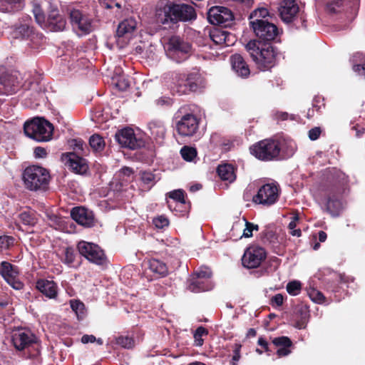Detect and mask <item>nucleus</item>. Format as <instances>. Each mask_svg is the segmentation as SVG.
<instances>
[{"mask_svg":"<svg viewBox=\"0 0 365 365\" xmlns=\"http://www.w3.org/2000/svg\"><path fill=\"white\" fill-rule=\"evenodd\" d=\"M49 221L51 227H53L56 230H63L66 229V225L64 220L56 215H51L49 216Z\"/></svg>","mask_w":365,"mask_h":365,"instance_id":"nucleus-47","label":"nucleus"},{"mask_svg":"<svg viewBox=\"0 0 365 365\" xmlns=\"http://www.w3.org/2000/svg\"><path fill=\"white\" fill-rule=\"evenodd\" d=\"M25 187L30 191H46L48 188L51 175L48 170L39 165H30L22 173Z\"/></svg>","mask_w":365,"mask_h":365,"instance_id":"nucleus-7","label":"nucleus"},{"mask_svg":"<svg viewBox=\"0 0 365 365\" xmlns=\"http://www.w3.org/2000/svg\"><path fill=\"white\" fill-rule=\"evenodd\" d=\"M197 17L195 9L186 4H177L167 1L166 3L156 11L158 23L163 25L175 24L179 21H187Z\"/></svg>","mask_w":365,"mask_h":365,"instance_id":"nucleus-3","label":"nucleus"},{"mask_svg":"<svg viewBox=\"0 0 365 365\" xmlns=\"http://www.w3.org/2000/svg\"><path fill=\"white\" fill-rule=\"evenodd\" d=\"M167 195L170 199L173 200L172 202L168 201V207L170 210L173 209V204L175 202H179L181 201L186 200H185L186 193L182 189L173 190V191L168 192Z\"/></svg>","mask_w":365,"mask_h":365,"instance_id":"nucleus-39","label":"nucleus"},{"mask_svg":"<svg viewBox=\"0 0 365 365\" xmlns=\"http://www.w3.org/2000/svg\"><path fill=\"white\" fill-rule=\"evenodd\" d=\"M150 269L160 277H165L168 274V269L165 263L156 259L149 260Z\"/></svg>","mask_w":365,"mask_h":365,"instance_id":"nucleus-35","label":"nucleus"},{"mask_svg":"<svg viewBox=\"0 0 365 365\" xmlns=\"http://www.w3.org/2000/svg\"><path fill=\"white\" fill-rule=\"evenodd\" d=\"M307 19H306V16L304 14H299L297 15H296L294 18H293V20H292V21L290 23H292L293 24V26L297 29H307Z\"/></svg>","mask_w":365,"mask_h":365,"instance_id":"nucleus-50","label":"nucleus"},{"mask_svg":"<svg viewBox=\"0 0 365 365\" xmlns=\"http://www.w3.org/2000/svg\"><path fill=\"white\" fill-rule=\"evenodd\" d=\"M171 98L169 97H160L156 100V104L160 106H170L171 105Z\"/></svg>","mask_w":365,"mask_h":365,"instance_id":"nucleus-64","label":"nucleus"},{"mask_svg":"<svg viewBox=\"0 0 365 365\" xmlns=\"http://www.w3.org/2000/svg\"><path fill=\"white\" fill-rule=\"evenodd\" d=\"M115 86L119 91H124L130 86V83L127 79L120 77L115 83Z\"/></svg>","mask_w":365,"mask_h":365,"instance_id":"nucleus-58","label":"nucleus"},{"mask_svg":"<svg viewBox=\"0 0 365 365\" xmlns=\"http://www.w3.org/2000/svg\"><path fill=\"white\" fill-rule=\"evenodd\" d=\"M12 342L17 350L21 351L35 344L36 337L33 334L18 331L12 335Z\"/></svg>","mask_w":365,"mask_h":365,"instance_id":"nucleus-25","label":"nucleus"},{"mask_svg":"<svg viewBox=\"0 0 365 365\" xmlns=\"http://www.w3.org/2000/svg\"><path fill=\"white\" fill-rule=\"evenodd\" d=\"M272 344L278 348L277 354L279 357L286 356L291 353L290 347L293 345L292 340L285 336L275 337Z\"/></svg>","mask_w":365,"mask_h":365,"instance_id":"nucleus-29","label":"nucleus"},{"mask_svg":"<svg viewBox=\"0 0 365 365\" xmlns=\"http://www.w3.org/2000/svg\"><path fill=\"white\" fill-rule=\"evenodd\" d=\"M207 19L212 24L227 27L231 24L234 19V15L230 9L216 6L209 9Z\"/></svg>","mask_w":365,"mask_h":365,"instance_id":"nucleus-16","label":"nucleus"},{"mask_svg":"<svg viewBox=\"0 0 365 365\" xmlns=\"http://www.w3.org/2000/svg\"><path fill=\"white\" fill-rule=\"evenodd\" d=\"M180 154L185 160L190 162L197 156V150L192 147L184 146L180 150Z\"/></svg>","mask_w":365,"mask_h":365,"instance_id":"nucleus-46","label":"nucleus"},{"mask_svg":"<svg viewBox=\"0 0 365 365\" xmlns=\"http://www.w3.org/2000/svg\"><path fill=\"white\" fill-rule=\"evenodd\" d=\"M242 345L240 344H235L234 349H233V356L232 358V361L230 364L232 365H237V362L240 360L241 355H240V351H241Z\"/></svg>","mask_w":365,"mask_h":365,"instance_id":"nucleus-57","label":"nucleus"},{"mask_svg":"<svg viewBox=\"0 0 365 365\" xmlns=\"http://www.w3.org/2000/svg\"><path fill=\"white\" fill-rule=\"evenodd\" d=\"M78 255L72 247H66L63 249L60 255L62 263L70 268L77 269L80 267L81 262L77 260Z\"/></svg>","mask_w":365,"mask_h":365,"instance_id":"nucleus-28","label":"nucleus"},{"mask_svg":"<svg viewBox=\"0 0 365 365\" xmlns=\"http://www.w3.org/2000/svg\"><path fill=\"white\" fill-rule=\"evenodd\" d=\"M287 292L292 296L298 295L302 290V283L297 280H293L287 284Z\"/></svg>","mask_w":365,"mask_h":365,"instance_id":"nucleus-48","label":"nucleus"},{"mask_svg":"<svg viewBox=\"0 0 365 365\" xmlns=\"http://www.w3.org/2000/svg\"><path fill=\"white\" fill-rule=\"evenodd\" d=\"M24 131L26 136L38 142H46L51 139L53 132V125L44 118H34L26 122Z\"/></svg>","mask_w":365,"mask_h":365,"instance_id":"nucleus-8","label":"nucleus"},{"mask_svg":"<svg viewBox=\"0 0 365 365\" xmlns=\"http://www.w3.org/2000/svg\"><path fill=\"white\" fill-rule=\"evenodd\" d=\"M297 223L295 220H292L288 225V228L289 230V233L292 236L300 237L302 235V231L300 229H296Z\"/></svg>","mask_w":365,"mask_h":365,"instance_id":"nucleus-60","label":"nucleus"},{"mask_svg":"<svg viewBox=\"0 0 365 365\" xmlns=\"http://www.w3.org/2000/svg\"><path fill=\"white\" fill-rule=\"evenodd\" d=\"M212 276V271L209 268L200 269L193 272L187 279V289L195 293L211 290L213 287Z\"/></svg>","mask_w":365,"mask_h":365,"instance_id":"nucleus-10","label":"nucleus"},{"mask_svg":"<svg viewBox=\"0 0 365 365\" xmlns=\"http://www.w3.org/2000/svg\"><path fill=\"white\" fill-rule=\"evenodd\" d=\"M15 239L14 237L9 235H2L0 236V249L3 250H9L11 247H12L14 244Z\"/></svg>","mask_w":365,"mask_h":365,"instance_id":"nucleus-53","label":"nucleus"},{"mask_svg":"<svg viewBox=\"0 0 365 365\" xmlns=\"http://www.w3.org/2000/svg\"><path fill=\"white\" fill-rule=\"evenodd\" d=\"M267 257L266 250L259 246H250L246 249L242 257V265L247 269L259 267Z\"/></svg>","mask_w":365,"mask_h":365,"instance_id":"nucleus-15","label":"nucleus"},{"mask_svg":"<svg viewBox=\"0 0 365 365\" xmlns=\"http://www.w3.org/2000/svg\"><path fill=\"white\" fill-rule=\"evenodd\" d=\"M309 297L312 301L317 303H323L325 302V297L324 294L316 289H313L309 292Z\"/></svg>","mask_w":365,"mask_h":365,"instance_id":"nucleus-56","label":"nucleus"},{"mask_svg":"<svg viewBox=\"0 0 365 365\" xmlns=\"http://www.w3.org/2000/svg\"><path fill=\"white\" fill-rule=\"evenodd\" d=\"M20 221L25 225L33 227L38 222L36 211L28 210L19 215Z\"/></svg>","mask_w":365,"mask_h":365,"instance_id":"nucleus-36","label":"nucleus"},{"mask_svg":"<svg viewBox=\"0 0 365 365\" xmlns=\"http://www.w3.org/2000/svg\"><path fill=\"white\" fill-rule=\"evenodd\" d=\"M72 219L78 225L86 227L94 225V215L92 211L83 207H75L71 212Z\"/></svg>","mask_w":365,"mask_h":365,"instance_id":"nucleus-22","label":"nucleus"},{"mask_svg":"<svg viewBox=\"0 0 365 365\" xmlns=\"http://www.w3.org/2000/svg\"><path fill=\"white\" fill-rule=\"evenodd\" d=\"M299 14V7L295 0H284L279 8L282 20L289 24L293 18Z\"/></svg>","mask_w":365,"mask_h":365,"instance_id":"nucleus-23","label":"nucleus"},{"mask_svg":"<svg viewBox=\"0 0 365 365\" xmlns=\"http://www.w3.org/2000/svg\"><path fill=\"white\" fill-rule=\"evenodd\" d=\"M36 289L48 299H56L58 295V286L53 281L39 279L36 283Z\"/></svg>","mask_w":365,"mask_h":365,"instance_id":"nucleus-27","label":"nucleus"},{"mask_svg":"<svg viewBox=\"0 0 365 365\" xmlns=\"http://www.w3.org/2000/svg\"><path fill=\"white\" fill-rule=\"evenodd\" d=\"M322 133V130L319 127H314L309 130L308 135L311 140H317Z\"/></svg>","mask_w":365,"mask_h":365,"instance_id":"nucleus-61","label":"nucleus"},{"mask_svg":"<svg viewBox=\"0 0 365 365\" xmlns=\"http://www.w3.org/2000/svg\"><path fill=\"white\" fill-rule=\"evenodd\" d=\"M271 302L272 304H274L277 306H282L284 302V297L281 294H277L272 297Z\"/></svg>","mask_w":365,"mask_h":365,"instance_id":"nucleus-63","label":"nucleus"},{"mask_svg":"<svg viewBox=\"0 0 365 365\" xmlns=\"http://www.w3.org/2000/svg\"><path fill=\"white\" fill-rule=\"evenodd\" d=\"M141 180L142 182L148 186V187H150L153 186L157 182L156 176L151 172L144 171L141 173Z\"/></svg>","mask_w":365,"mask_h":365,"instance_id":"nucleus-49","label":"nucleus"},{"mask_svg":"<svg viewBox=\"0 0 365 365\" xmlns=\"http://www.w3.org/2000/svg\"><path fill=\"white\" fill-rule=\"evenodd\" d=\"M151 135L156 141H160L165 138V128L161 121L153 120L148 123Z\"/></svg>","mask_w":365,"mask_h":365,"instance_id":"nucleus-33","label":"nucleus"},{"mask_svg":"<svg viewBox=\"0 0 365 365\" xmlns=\"http://www.w3.org/2000/svg\"><path fill=\"white\" fill-rule=\"evenodd\" d=\"M250 25L257 37V41L272 43L279 34L277 26L268 19H254L250 21Z\"/></svg>","mask_w":365,"mask_h":365,"instance_id":"nucleus-12","label":"nucleus"},{"mask_svg":"<svg viewBox=\"0 0 365 365\" xmlns=\"http://www.w3.org/2000/svg\"><path fill=\"white\" fill-rule=\"evenodd\" d=\"M236 168L231 164L225 163L219 165L217 173L222 180L233 182L236 180Z\"/></svg>","mask_w":365,"mask_h":365,"instance_id":"nucleus-31","label":"nucleus"},{"mask_svg":"<svg viewBox=\"0 0 365 365\" xmlns=\"http://www.w3.org/2000/svg\"><path fill=\"white\" fill-rule=\"evenodd\" d=\"M153 223L158 229H163L168 227L169 220L164 215H160L153 218Z\"/></svg>","mask_w":365,"mask_h":365,"instance_id":"nucleus-54","label":"nucleus"},{"mask_svg":"<svg viewBox=\"0 0 365 365\" xmlns=\"http://www.w3.org/2000/svg\"><path fill=\"white\" fill-rule=\"evenodd\" d=\"M191 209V203L190 201L184 200L173 204V209L175 212V215L183 217L187 215Z\"/></svg>","mask_w":365,"mask_h":365,"instance_id":"nucleus-38","label":"nucleus"},{"mask_svg":"<svg viewBox=\"0 0 365 365\" xmlns=\"http://www.w3.org/2000/svg\"><path fill=\"white\" fill-rule=\"evenodd\" d=\"M66 26V19L61 15L57 7L50 6L45 24L41 27L51 31H62Z\"/></svg>","mask_w":365,"mask_h":365,"instance_id":"nucleus-20","label":"nucleus"},{"mask_svg":"<svg viewBox=\"0 0 365 365\" xmlns=\"http://www.w3.org/2000/svg\"><path fill=\"white\" fill-rule=\"evenodd\" d=\"M70 146L73 148V149L78 153L77 155H85L87 149L86 144L85 142L81 138L73 139L70 141Z\"/></svg>","mask_w":365,"mask_h":365,"instance_id":"nucleus-45","label":"nucleus"},{"mask_svg":"<svg viewBox=\"0 0 365 365\" xmlns=\"http://www.w3.org/2000/svg\"><path fill=\"white\" fill-rule=\"evenodd\" d=\"M209 334L208 330L202 326L196 329L194 332V345L196 346H201L204 344L203 336H207Z\"/></svg>","mask_w":365,"mask_h":365,"instance_id":"nucleus-43","label":"nucleus"},{"mask_svg":"<svg viewBox=\"0 0 365 365\" xmlns=\"http://www.w3.org/2000/svg\"><path fill=\"white\" fill-rule=\"evenodd\" d=\"M191 50V44L178 36H171L167 43V55L178 63L187 59Z\"/></svg>","mask_w":365,"mask_h":365,"instance_id":"nucleus-11","label":"nucleus"},{"mask_svg":"<svg viewBox=\"0 0 365 365\" xmlns=\"http://www.w3.org/2000/svg\"><path fill=\"white\" fill-rule=\"evenodd\" d=\"M319 189L324 193V205L326 212L337 217L342 209L341 197L349 189V176L335 168L327 170Z\"/></svg>","mask_w":365,"mask_h":365,"instance_id":"nucleus-1","label":"nucleus"},{"mask_svg":"<svg viewBox=\"0 0 365 365\" xmlns=\"http://www.w3.org/2000/svg\"><path fill=\"white\" fill-rule=\"evenodd\" d=\"M32 12L36 23L41 27L42 24H45L46 19V16L41 8V6L36 2H33Z\"/></svg>","mask_w":365,"mask_h":365,"instance_id":"nucleus-42","label":"nucleus"},{"mask_svg":"<svg viewBox=\"0 0 365 365\" xmlns=\"http://www.w3.org/2000/svg\"><path fill=\"white\" fill-rule=\"evenodd\" d=\"M116 344L120 346L124 349H132L135 346V340L133 337L128 336H118L115 338Z\"/></svg>","mask_w":365,"mask_h":365,"instance_id":"nucleus-44","label":"nucleus"},{"mask_svg":"<svg viewBox=\"0 0 365 365\" xmlns=\"http://www.w3.org/2000/svg\"><path fill=\"white\" fill-rule=\"evenodd\" d=\"M230 63L232 70L238 76L242 78H247L250 74V70L248 64L244 58L238 53H235L230 56Z\"/></svg>","mask_w":365,"mask_h":365,"instance_id":"nucleus-26","label":"nucleus"},{"mask_svg":"<svg viewBox=\"0 0 365 365\" xmlns=\"http://www.w3.org/2000/svg\"><path fill=\"white\" fill-rule=\"evenodd\" d=\"M136 24L133 19H125L118 24L116 34L118 37H123L131 34L135 29Z\"/></svg>","mask_w":365,"mask_h":365,"instance_id":"nucleus-34","label":"nucleus"},{"mask_svg":"<svg viewBox=\"0 0 365 365\" xmlns=\"http://www.w3.org/2000/svg\"><path fill=\"white\" fill-rule=\"evenodd\" d=\"M252 232L251 222L245 220V228L243 231L242 236L245 237H251L252 236Z\"/></svg>","mask_w":365,"mask_h":365,"instance_id":"nucleus-62","label":"nucleus"},{"mask_svg":"<svg viewBox=\"0 0 365 365\" xmlns=\"http://www.w3.org/2000/svg\"><path fill=\"white\" fill-rule=\"evenodd\" d=\"M116 141L122 146L135 150L144 147L145 141L141 138H137L134 130L130 128H125L115 133Z\"/></svg>","mask_w":365,"mask_h":365,"instance_id":"nucleus-19","label":"nucleus"},{"mask_svg":"<svg viewBox=\"0 0 365 365\" xmlns=\"http://www.w3.org/2000/svg\"><path fill=\"white\" fill-rule=\"evenodd\" d=\"M61 158L65 165L73 173L83 175L88 172L87 160L76 153H63Z\"/></svg>","mask_w":365,"mask_h":365,"instance_id":"nucleus-18","label":"nucleus"},{"mask_svg":"<svg viewBox=\"0 0 365 365\" xmlns=\"http://www.w3.org/2000/svg\"><path fill=\"white\" fill-rule=\"evenodd\" d=\"M250 153L262 161L279 160L293 155L294 150L288 148L284 141L267 138L253 144Z\"/></svg>","mask_w":365,"mask_h":365,"instance_id":"nucleus-2","label":"nucleus"},{"mask_svg":"<svg viewBox=\"0 0 365 365\" xmlns=\"http://www.w3.org/2000/svg\"><path fill=\"white\" fill-rule=\"evenodd\" d=\"M199 123L200 120L196 115L186 113L176 123V130L182 137H192L198 130Z\"/></svg>","mask_w":365,"mask_h":365,"instance_id":"nucleus-17","label":"nucleus"},{"mask_svg":"<svg viewBox=\"0 0 365 365\" xmlns=\"http://www.w3.org/2000/svg\"><path fill=\"white\" fill-rule=\"evenodd\" d=\"M276 119L278 120H297V118H298L297 115H295L294 114H289L287 112L283 111H277L275 113Z\"/></svg>","mask_w":365,"mask_h":365,"instance_id":"nucleus-55","label":"nucleus"},{"mask_svg":"<svg viewBox=\"0 0 365 365\" xmlns=\"http://www.w3.org/2000/svg\"><path fill=\"white\" fill-rule=\"evenodd\" d=\"M41 76H38L35 81H29L23 83V78L21 73L15 70L0 66V96H10L16 93L23 87L25 89L41 91L39 86Z\"/></svg>","mask_w":365,"mask_h":365,"instance_id":"nucleus-4","label":"nucleus"},{"mask_svg":"<svg viewBox=\"0 0 365 365\" xmlns=\"http://www.w3.org/2000/svg\"><path fill=\"white\" fill-rule=\"evenodd\" d=\"M354 58H356V61L359 60L361 63L354 64L352 66L353 71L358 73L359 76H364L365 78V54L361 53H356Z\"/></svg>","mask_w":365,"mask_h":365,"instance_id":"nucleus-40","label":"nucleus"},{"mask_svg":"<svg viewBox=\"0 0 365 365\" xmlns=\"http://www.w3.org/2000/svg\"><path fill=\"white\" fill-rule=\"evenodd\" d=\"M12 36L14 38L29 39L33 41L35 38L43 39L42 34L36 33L34 28L28 24H20L16 26L13 31Z\"/></svg>","mask_w":365,"mask_h":365,"instance_id":"nucleus-24","label":"nucleus"},{"mask_svg":"<svg viewBox=\"0 0 365 365\" xmlns=\"http://www.w3.org/2000/svg\"><path fill=\"white\" fill-rule=\"evenodd\" d=\"M245 48L261 71H267L274 66L277 53L272 43L251 40L246 44Z\"/></svg>","mask_w":365,"mask_h":365,"instance_id":"nucleus-5","label":"nucleus"},{"mask_svg":"<svg viewBox=\"0 0 365 365\" xmlns=\"http://www.w3.org/2000/svg\"><path fill=\"white\" fill-rule=\"evenodd\" d=\"M89 145L93 151L101 152L104 149L106 144L101 135L94 134L90 137Z\"/></svg>","mask_w":365,"mask_h":365,"instance_id":"nucleus-41","label":"nucleus"},{"mask_svg":"<svg viewBox=\"0 0 365 365\" xmlns=\"http://www.w3.org/2000/svg\"><path fill=\"white\" fill-rule=\"evenodd\" d=\"M203 78L198 71L180 73L176 76L175 88L180 95L197 91L202 87Z\"/></svg>","mask_w":365,"mask_h":365,"instance_id":"nucleus-9","label":"nucleus"},{"mask_svg":"<svg viewBox=\"0 0 365 365\" xmlns=\"http://www.w3.org/2000/svg\"><path fill=\"white\" fill-rule=\"evenodd\" d=\"M71 308L78 317L84 314L85 305L78 299H72L70 301Z\"/></svg>","mask_w":365,"mask_h":365,"instance_id":"nucleus-52","label":"nucleus"},{"mask_svg":"<svg viewBox=\"0 0 365 365\" xmlns=\"http://www.w3.org/2000/svg\"><path fill=\"white\" fill-rule=\"evenodd\" d=\"M25 6V0H0V11L14 14L21 11Z\"/></svg>","mask_w":365,"mask_h":365,"instance_id":"nucleus-30","label":"nucleus"},{"mask_svg":"<svg viewBox=\"0 0 365 365\" xmlns=\"http://www.w3.org/2000/svg\"><path fill=\"white\" fill-rule=\"evenodd\" d=\"M269 16V12L267 9L262 7L258 8L254 10L250 16V19H268L267 17Z\"/></svg>","mask_w":365,"mask_h":365,"instance_id":"nucleus-51","label":"nucleus"},{"mask_svg":"<svg viewBox=\"0 0 365 365\" xmlns=\"http://www.w3.org/2000/svg\"><path fill=\"white\" fill-rule=\"evenodd\" d=\"M232 36L230 33L219 29H215L210 33V37L211 40L216 45L225 44L226 46L232 45V43L230 39V38Z\"/></svg>","mask_w":365,"mask_h":365,"instance_id":"nucleus-32","label":"nucleus"},{"mask_svg":"<svg viewBox=\"0 0 365 365\" xmlns=\"http://www.w3.org/2000/svg\"><path fill=\"white\" fill-rule=\"evenodd\" d=\"M77 250L79 254L89 262L98 266L106 265L107 257L104 251L98 245L86 241H80L77 244Z\"/></svg>","mask_w":365,"mask_h":365,"instance_id":"nucleus-13","label":"nucleus"},{"mask_svg":"<svg viewBox=\"0 0 365 365\" xmlns=\"http://www.w3.org/2000/svg\"><path fill=\"white\" fill-rule=\"evenodd\" d=\"M67 14L73 29L78 35H88L96 29L98 19L93 12L83 8L69 7Z\"/></svg>","mask_w":365,"mask_h":365,"instance_id":"nucleus-6","label":"nucleus"},{"mask_svg":"<svg viewBox=\"0 0 365 365\" xmlns=\"http://www.w3.org/2000/svg\"><path fill=\"white\" fill-rule=\"evenodd\" d=\"M280 187L277 182L266 183L261 186L252 201L259 205L271 206L276 203L280 194Z\"/></svg>","mask_w":365,"mask_h":365,"instance_id":"nucleus-14","label":"nucleus"},{"mask_svg":"<svg viewBox=\"0 0 365 365\" xmlns=\"http://www.w3.org/2000/svg\"><path fill=\"white\" fill-rule=\"evenodd\" d=\"M0 274L14 289L20 290L24 284L19 279V271L16 266L4 261L1 263Z\"/></svg>","mask_w":365,"mask_h":365,"instance_id":"nucleus-21","label":"nucleus"},{"mask_svg":"<svg viewBox=\"0 0 365 365\" xmlns=\"http://www.w3.org/2000/svg\"><path fill=\"white\" fill-rule=\"evenodd\" d=\"M295 312L300 318L297 322V327L299 329L304 328L309 317L308 307L304 305L297 306Z\"/></svg>","mask_w":365,"mask_h":365,"instance_id":"nucleus-37","label":"nucleus"},{"mask_svg":"<svg viewBox=\"0 0 365 365\" xmlns=\"http://www.w3.org/2000/svg\"><path fill=\"white\" fill-rule=\"evenodd\" d=\"M34 154L36 158H46L48 155L46 149L41 146L34 148Z\"/></svg>","mask_w":365,"mask_h":365,"instance_id":"nucleus-59","label":"nucleus"}]
</instances>
